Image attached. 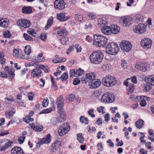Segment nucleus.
Instances as JSON below:
<instances>
[{
  "label": "nucleus",
  "instance_id": "f257e3e1",
  "mask_svg": "<svg viewBox=\"0 0 154 154\" xmlns=\"http://www.w3.org/2000/svg\"><path fill=\"white\" fill-rule=\"evenodd\" d=\"M103 57V53L100 51H98L93 52L90 55V59L92 63L99 64L102 61Z\"/></svg>",
  "mask_w": 154,
  "mask_h": 154
},
{
  "label": "nucleus",
  "instance_id": "f03ea898",
  "mask_svg": "<svg viewBox=\"0 0 154 154\" xmlns=\"http://www.w3.org/2000/svg\"><path fill=\"white\" fill-rule=\"evenodd\" d=\"M107 42L108 39L104 36L97 35H94L93 44L98 47L104 46Z\"/></svg>",
  "mask_w": 154,
  "mask_h": 154
},
{
  "label": "nucleus",
  "instance_id": "7ed1b4c3",
  "mask_svg": "<svg viewBox=\"0 0 154 154\" xmlns=\"http://www.w3.org/2000/svg\"><path fill=\"white\" fill-rule=\"evenodd\" d=\"M116 83V78L110 75L104 77L102 80L103 84L106 87H110L114 85Z\"/></svg>",
  "mask_w": 154,
  "mask_h": 154
},
{
  "label": "nucleus",
  "instance_id": "20e7f679",
  "mask_svg": "<svg viewBox=\"0 0 154 154\" xmlns=\"http://www.w3.org/2000/svg\"><path fill=\"white\" fill-rule=\"evenodd\" d=\"M119 48L118 45L114 42L108 44L106 48V52L111 55L116 54L119 51Z\"/></svg>",
  "mask_w": 154,
  "mask_h": 154
},
{
  "label": "nucleus",
  "instance_id": "39448f33",
  "mask_svg": "<svg viewBox=\"0 0 154 154\" xmlns=\"http://www.w3.org/2000/svg\"><path fill=\"white\" fill-rule=\"evenodd\" d=\"M115 100L114 94L106 92L102 97L101 101L105 103H111L113 102Z\"/></svg>",
  "mask_w": 154,
  "mask_h": 154
},
{
  "label": "nucleus",
  "instance_id": "423d86ee",
  "mask_svg": "<svg viewBox=\"0 0 154 154\" xmlns=\"http://www.w3.org/2000/svg\"><path fill=\"white\" fill-rule=\"evenodd\" d=\"M120 46L121 49L126 52H129L132 47L131 43L126 40L123 41L120 44Z\"/></svg>",
  "mask_w": 154,
  "mask_h": 154
},
{
  "label": "nucleus",
  "instance_id": "0eeeda50",
  "mask_svg": "<svg viewBox=\"0 0 154 154\" xmlns=\"http://www.w3.org/2000/svg\"><path fill=\"white\" fill-rule=\"evenodd\" d=\"M146 26L142 23H140L137 25L134 26V31L135 32L141 34L145 32L146 30Z\"/></svg>",
  "mask_w": 154,
  "mask_h": 154
},
{
  "label": "nucleus",
  "instance_id": "6e6552de",
  "mask_svg": "<svg viewBox=\"0 0 154 154\" xmlns=\"http://www.w3.org/2000/svg\"><path fill=\"white\" fill-rule=\"evenodd\" d=\"M152 42V41L149 38H144L141 40L140 45L143 48L148 49L151 48Z\"/></svg>",
  "mask_w": 154,
  "mask_h": 154
},
{
  "label": "nucleus",
  "instance_id": "1a4fd4ad",
  "mask_svg": "<svg viewBox=\"0 0 154 154\" xmlns=\"http://www.w3.org/2000/svg\"><path fill=\"white\" fill-rule=\"evenodd\" d=\"M132 18L129 16L123 17L120 19V23L123 26H129L131 24Z\"/></svg>",
  "mask_w": 154,
  "mask_h": 154
},
{
  "label": "nucleus",
  "instance_id": "9d476101",
  "mask_svg": "<svg viewBox=\"0 0 154 154\" xmlns=\"http://www.w3.org/2000/svg\"><path fill=\"white\" fill-rule=\"evenodd\" d=\"M17 25L24 28H28L31 25V23L29 21L22 19L17 20Z\"/></svg>",
  "mask_w": 154,
  "mask_h": 154
},
{
  "label": "nucleus",
  "instance_id": "9b49d317",
  "mask_svg": "<svg viewBox=\"0 0 154 154\" xmlns=\"http://www.w3.org/2000/svg\"><path fill=\"white\" fill-rule=\"evenodd\" d=\"M96 75L94 73H90L86 74L85 76H83L82 79V83L85 84L87 82L95 78Z\"/></svg>",
  "mask_w": 154,
  "mask_h": 154
},
{
  "label": "nucleus",
  "instance_id": "f8f14e48",
  "mask_svg": "<svg viewBox=\"0 0 154 154\" xmlns=\"http://www.w3.org/2000/svg\"><path fill=\"white\" fill-rule=\"evenodd\" d=\"M101 84V82L100 80L99 79H96L95 78L91 80L89 83L90 88H94L98 87Z\"/></svg>",
  "mask_w": 154,
  "mask_h": 154
},
{
  "label": "nucleus",
  "instance_id": "ddd939ff",
  "mask_svg": "<svg viewBox=\"0 0 154 154\" xmlns=\"http://www.w3.org/2000/svg\"><path fill=\"white\" fill-rule=\"evenodd\" d=\"M66 3L63 0H57L54 3L55 8L59 10H62L65 8Z\"/></svg>",
  "mask_w": 154,
  "mask_h": 154
},
{
  "label": "nucleus",
  "instance_id": "4468645a",
  "mask_svg": "<svg viewBox=\"0 0 154 154\" xmlns=\"http://www.w3.org/2000/svg\"><path fill=\"white\" fill-rule=\"evenodd\" d=\"M63 97L62 95H60L59 98L57 100L56 104L58 109L60 111L63 109Z\"/></svg>",
  "mask_w": 154,
  "mask_h": 154
},
{
  "label": "nucleus",
  "instance_id": "2eb2a0df",
  "mask_svg": "<svg viewBox=\"0 0 154 154\" xmlns=\"http://www.w3.org/2000/svg\"><path fill=\"white\" fill-rule=\"evenodd\" d=\"M51 135L50 134L48 135L40 141H39L37 143L39 144V145L42 144L43 143L48 144L50 143L51 139H50Z\"/></svg>",
  "mask_w": 154,
  "mask_h": 154
},
{
  "label": "nucleus",
  "instance_id": "dca6fc26",
  "mask_svg": "<svg viewBox=\"0 0 154 154\" xmlns=\"http://www.w3.org/2000/svg\"><path fill=\"white\" fill-rule=\"evenodd\" d=\"M42 73V70L39 68H36L32 70L31 72V76L33 78L39 77L41 76Z\"/></svg>",
  "mask_w": 154,
  "mask_h": 154
},
{
  "label": "nucleus",
  "instance_id": "f3484780",
  "mask_svg": "<svg viewBox=\"0 0 154 154\" xmlns=\"http://www.w3.org/2000/svg\"><path fill=\"white\" fill-rule=\"evenodd\" d=\"M147 64L145 63H140L138 64H136L135 67L138 69L142 71L145 72L147 69Z\"/></svg>",
  "mask_w": 154,
  "mask_h": 154
},
{
  "label": "nucleus",
  "instance_id": "a211bd4d",
  "mask_svg": "<svg viewBox=\"0 0 154 154\" xmlns=\"http://www.w3.org/2000/svg\"><path fill=\"white\" fill-rule=\"evenodd\" d=\"M65 13H61L57 14V17L58 19L61 21H64L67 20L70 18L69 16H65Z\"/></svg>",
  "mask_w": 154,
  "mask_h": 154
},
{
  "label": "nucleus",
  "instance_id": "6ab92c4d",
  "mask_svg": "<svg viewBox=\"0 0 154 154\" xmlns=\"http://www.w3.org/2000/svg\"><path fill=\"white\" fill-rule=\"evenodd\" d=\"M12 154H24V152L22 149L19 147L16 146L11 150Z\"/></svg>",
  "mask_w": 154,
  "mask_h": 154
},
{
  "label": "nucleus",
  "instance_id": "aec40b11",
  "mask_svg": "<svg viewBox=\"0 0 154 154\" xmlns=\"http://www.w3.org/2000/svg\"><path fill=\"white\" fill-rule=\"evenodd\" d=\"M34 112L32 111H31L29 114V115H27L26 117L23 119V121L27 123H29L30 121L32 122L33 121V119L31 118V117L34 114Z\"/></svg>",
  "mask_w": 154,
  "mask_h": 154
},
{
  "label": "nucleus",
  "instance_id": "412c9836",
  "mask_svg": "<svg viewBox=\"0 0 154 154\" xmlns=\"http://www.w3.org/2000/svg\"><path fill=\"white\" fill-rule=\"evenodd\" d=\"M59 128L67 133L70 129V127L69 123H64L60 126Z\"/></svg>",
  "mask_w": 154,
  "mask_h": 154
},
{
  "label": "nucleus",
  "instance_id": "4be33fe9",
  "mask_svg": "<svg viewBox=\"0 0 154 154\" xmlns=\"http://www.w3.org/2000/svg\"><path fill=\"white\" fill-rule=\"evenodd\" d=\"M7 140H8V142H7L4 146H2L1 149H0V152L1 151H5L6 149L12 146V144H13V142L12 141H11L8 139H7Z\"/></svg>",
  "mask_w": 154,
  "mask_h": 154
},
{
  "label": "nucleus",
  "instance_id": "5701e85b",
  "mask_svg": "<svg viewBox=\"0 0 154 154\" xmlns=\"http://www.w3.org/2000/svg\"><path fill=\"white\" fill-rule=\"evenodd\" d=\"M101 31L103 33L106 35H109L112 33L111 28L107 26L103 27Z\"/></svg>",
  "mask_w": 154,
  "mask_h": 154
},
{
  "label": "nucleus",
  "instance_id": "b1692460",
  "mask_svg": "<svg viewBox=\"0 0 154 154\" xmlns=\"http://www.w3.org/2000/svg\"><path fill=\"white\" fill-rule=\"evenodd\" d=\"M111 30L112 33L114 34H116L120 31V28L117 25H112V26Z\"/></svg>",
  "mask_w": 154,
  "mask_h": 154
},
{
  "label": "nucleus",
  "instance_id": "393cba45",
  "mask_svg": "<svg viewBox=\"0 0 154 154\" xmlns=\"http://www.w3.org/2000/svg\"><path fill=\"white\" fill-rule=\"evenodd\" d=\"M142 88L144 91L148 92L152 88V87L151 85L146 83L143 85Z\"/></svg>",
  "mask_w": 154,
  "mask_h": 154
},
{
  "label": "nucleus",
  "instance_id": "a878e982",
  "mask_svg": "<svg viewBox=\"0 0 154 154\" xmlns=\"http://www.w3.org/2000/svg\"><path fill=\"white\" fill-rule=\"evenodd\" d=\"M60 116L58 117H55L56 119L57 123H59L65 121L66 120V117L65 115L61 114V112L60 113Z\"/></svg>",
  "mask_w": 154,
  "mask_h": 154
},
{
  "label": "nucleus",
  "instance_id": "bb28decb",
  "mask_svg": "<svg viewBox=\"0 0 154 154\" xmlns=\"http://www.w3.org/2000/svg\"><path fill=\"white\" fill-rule=\"evenodd\" d=\"M146 83H148L151 85L154 86V77L150 76L146 79Z\"/></svg>",
  "mask_w": 154,
  "mask_h": 154
},
{
  "label": "nucleus",
  "instance_id": "cd10ccee",
  "mask_svg": "<svg viewBox=\"0 0 154 154\" xmlns=\"http://www.w3.org/2000/svg\"><path fill=\"white\" fill-rule=\"evenodd\" d=\"M53 21V17H51L48 19L47 24L45 27V29L47 30L52 25Z\"/></svg>",
  "mask_w": 154,
  "mask_h": 154
},
{
  "label": "nucleus",
  "instance_id": "c85d7f7f",
  "mask_svg": "<svg viewBox=\"0 0 154 154\" xmlns=\"http://www.w3.org/2000/svg\"><path fill=\"white\" fill-rule=\"evenodd\" d=\"M57 34L59 36L66 37V36L67 34V32L65 29H61L57 32Z\"/></svg>",
  "mask_w": 154,
  "mask_h": 154
},
{
  "label": "nucleus",
  "instance_id": "c756f323",
  "mask_svg": "<svg viewBox=\"0 0 154 154\" xmlns=\"http://www.w3.org/2000/svg\"><path fill=\"white\" fill-rule=\"evenodd\" d=\"M31 128L35 131L40 132L42 131L43 129V127L41 125H32Z\"/></svg>",
  "mask_w": 154,
  "mask_h": 154
},
{
  "label": "nucleus",
  "instance_id": "7c9ffc66",
  "mask_svg": "<svg viewBox=\"0 0 154 154\" xmlns=\"http://www.w3.org/2000/svg\"><path fill=\"white\" fill-rule=\"evenodd\" d=\"M22 12L26 14L30 13L32 12V9L31 8L29 7H25L23 8Z\"/></svg>",
  "mask_w": 154,
  "mask_h": 154
},
{
  "label": "nucleus",
  "instance_id": "2f4dec72",
  "mask_svg": "<svg viewBox=\"0 0 154 154\" xmlns=\"http://www.w3.org/2000/svg\"><path fill=\"white\" fill-rule=\"evenodd\" d=\"M144 124V121L141 119H139L136 122V127L139 129H140Z\"/></svg>",
  "mask_w": 154,
  "mask_h": 154
},
{
  "label": "nucleus",
  "instance_id": "473e14b6",
  "mask_svg": "<svg viewBox=\"0 0 154 154\" xmlns=\"http://www.w3.org/2000/svg\"><path fill=\"white\" fill-rule=\"evenodd\" d=\"M4 70L5 71L6 73H8L11 76V77H13L14 76V72L10 69L8 66H6L5 67Z\"/></svg>",
  "mask_w": 154,
  "mask_h": 154
},
{
  "label": "nucleus",
  "instance_id": "72a5a7b5",
  "mask_svg": "<svg viewBox=\"0 0 154 154\" xmlns=\"http://www.w3.org/2000/svg\"><path fill=\"white\" fill-rule=\"evenodd\" d=\"M8 24L7 21L3 19L0 20V26L6 28L8 26Z\"/></svg>",
  "mask_w": 154,
  "mask_h": 154
},
{
  "label": "nucleus",
  "instance_id": "f704fd0d",
  "mask_svg": "<svg viewBox=\"0 0 154 154\" xmlns=\"http://www.w3.org/2000/svg\"><path fill=\"white\" fill-rule=\"evenodd\" d=\"M24 51L27 55H29L31 52V46L29 45H27L25 46L24 49Z\"/></svg>",
  "mask_w": 154,
  "mask_h": 154
},
{
  "label": "nucleus",
  "instance_id": "c9c22d12",
  "mask_svg": "<svg viewBox=\"0 0 154 154\" xmlns=\"http://www.w3.org/2000/svg\"><path fill=\"white\" fill-rule=\"evenodd\" d=\"M15 112L13 111H6L5 112V115L7 118L10 119L13 116V115L15 113Z\"/></svg>",
  "mask_w": 154,
  "mask_h": 154
},
{
  "label": "nucleus",
  "instance_id": "e433bc0d",
  "mask_svg": "<svg viewBox=\"0 0 154 154\" xmlns=\"http://www.w3.org/2000/svg\"><path fill=\"white\" fill-rule=\"evenodd\" d=\"M61 43L62 44L66 45L68 43V38L67 37H64L60 40Z\"/></svg>",
  "mask_w": 154,
  "mask_h": 154
},
{
  "label": "nucleus",
  "instance_id": "4c0bfd02",
  "mask_svg": "<svg viewBox=\"0 0 154 154\" xmlns=\"http://www.w3.org/2000/svg\"><path fill=\"white\" fill-rule=\"evenodd\" d=\"M147 98L149 99L148 97H146L143 96V99L140 101V105L141 106H144L146 105V103L145 100H148V99H147Z\"/></svg>",
  "mask_w": 154,
  "mask_h": 154
},
{
  "label": "nucleus",
  "instance_id": "58836bf2",
  "mask_svg": "<svg viewBox=\"0 0 154 154\" xmlns=\"http://www.w3.org/2000/svg\"><path fill=\"white\" fill-rule=\"evenodd\" d=\"M27 32L29 34L31 35L33 37L35 36L36 34L35 31L31 28L27 30Z\"/></svg>",
  "mask_w": 154,
  "mask_h": 154
},
{
  "label": "nucleus",
  "instance_id": "ea45409f",
  "mask_svg": "<svg viewBox=\"0 0 154 154\" xmlns=\"http://www.w3.org/2000/svg\"><path fill=\"white\" fill-rule=\"evenodd\" d=\"M80 121L82 123H84L85 124H88V120L82 116L80 117Z\"/></svg>",
  "mask_w": 154,
  "mask_h": 154
},
{
  "label": "nucleus",
  "instance_id": "a19ab883",
  "mask_svg": "<svg viewBox=\"0 0 154 154\" xmlns=\"http://www.w3.org/2000/svg\"><path fill=\"white\" fill-rule=\"evenodd\" d=\"M84 70L81 69L80 68L78 69H75L76 76L78 77L82 75L83 73Z\"/></svg>",
  "mask_w": 154,
  "mask_h": 154
},
{
  "label": "nucleus",
  "instance_id": "79ce46f5",
  "mask_svg": "<svg viewBox=\"0 0 154 154\" xmlns=\"http://www.w3.org/2000/svg\"><path fill=\"white\" fill-rule=\"evenodd\" d=\"M77 139L81 143L84 142V138L82 136V134L80 133L77 134Z\"/></svg>",
  "mask_w": 154,
  "mask_h": 154
},
{
  "label": "nucleus",
  "instance_id": "37998d69",
  "mask_svg": "<svg viewBox=\"0 0 154 154\" xmlns=\"http://www.w3.org/2000/svg\"><path fill=\"white\" fill-rule=\"evenodd\" d=\"M23 36L25 40L28 41H30L32 40V38L26 33H24Z\"/></svg>",
  "mask_w": 154,
  "mask_h": 154
},
{
  "label": "nucleus",
  "instance_id": "c03bdc74",
  "mask_svg": "<svg viewBox=\"0 0 154 154\" xmlns=\"http://www.w3.org/2000/svg\"><path fill=\"white\" fill-rule=\"evenodd\" d=\"M75 96L73 94H70L69 95L68 97L67 98V99H68V103H71L73 101L75 100Z\"/></svg>",
  "mask_w": 154,
  "mask_h": 154
},
{
  "label": "nucleus",
  "instance_id": "a18cd8bd",
  "mask_svg": "<svg viewBox=\"0 0 154 154\" xmlns=\"http://www.w3.org/2000/svg\"><path fill=\"white\" fill-rule=\"evenodd\" d=\"M28 98L29 100H32L33 99V97L35 94L32 91H30L28 94Z\"/></svg>",
  "mask_w": 154,
  "mask_h": 154
},
{
  "label": "nucleus",
  "instance_id": "49530a36",
  "mask_svg": "<svg viewBox=\"0 0 154 154\" xmlns=\"http://www.w3.org/2000/svg\"><path fill=\"white\" fill-rule=\"evenodd\" d=\"M69 73L70 74V77L73 78V76H76L75 69H71L70 70Z\"/></svg>",
  "mask_w": 154,
  "mask_h": 154
},
{
  "label": "nucleus",
  "instance_id": "de8ad7c7",
  "mask_svg": "<svg viewBox=\"0 0 154 154\" xmlns=\"http://www.w3.org/2000/svg\"><path fill=\"white\" fill-rule=\"evenodd\" d=\"M98 24L100 25L101 26L103 27V26H104L106 24V23L105 21H104L102 19H99L98 20Z\"/></svg>",
  "mask_w": 154,
  "mask_h": 154
},
{
  "label": "nucleus",
  "instance_id": "09e8293b",
  "mask_svg": "<svg viewBox=\"0 0 154 154\" xmlns=\"http://www.w3.org/2000/svg\"><path fill=\"white\" fill-rule=\"evenodd\" d=\"M52 109L51 108H48L41 111L39 113L40 114L43 113H47L51 112L52 111Z\"/></svg>",
  "mask_w": 154,
  "mask_h": 154
},
{
  "label": "nucleus",
  "instance_id": "8fccbe9b",
  "mask_svg": "<svg viewBox=\"0 0 154 154\" xmlns=\"http://www.w3.org/2000/svg\"><path fill=\"white\" fill-rule=\"evenodd\" d=\"M136 20L137 22H139L140 21H142L143 19V17L142 15H137L136 16Z\"/></svg>",
  "mask_w": 154,
  "mask_h": 154
},
{
  "label": "nucleus",
  "instance_id": "3c124183",
  "mask_svg": "<svg viewBox=\"0 0 154 154\" xmlns=\"http://www.w3.org/2000/svg\"><path fill=\"white\" fill-rule=\"evenodd\" d=\"M68 78V75L66 73H63L60 77V79L63 81L66 80Z\"/></svg>",
  "mask_w": 154,
  "mask_h": 154
},
{
  "label": "nucleus",
  "instance_id": "603ef678",
  "mask_svg": "<svg viewBox=\"0 0 154 154\" xmlns=\"http://www.w3.org/2000/svg\"><path fill=\"white\" fill-rule=\"evenodd\" d=\"M75 20L78 21H82L83 20V17L82 16L75 14Z\"/></svg>",
  "mask_w": 154,
  "mask_h": 154
},
{
  "label": "nucleus",
  "instance_id": "864d4df0",
  "mask_svg": "<svg viewBox=\"0 0 154 154\" xmlns=\"http://www.w3.org/2000/svg\"><path fill=\"white\" fill-rule=\"evenodd\" d=\"M58 133L60 136H63L65 135L67 133L64 131L62 129L59 128L58 130Z\"/></svg>",
  "mask_w": 154,
  "mask_h": 154
},
{
  "label": "nucleus",
  "instance_id": "5fc2aeb1",
  "mask_svg": "<svg viewBox=\"0 0 154 154\" xmlns=\"http://www.w3.org/2000/svg\"><path fill=\"white\" fill-rule=\"evenodd\" d=\"M59 57L58 55H56L55 56L56 58L58 59L59 63L65 62L66 60V59L64 57Z\"/></svg>",
  "mask_w": 154,
  "mask_h": 154
},
{
  "label": "nucleus",
  "instance_id": "6e6d98bb",
  "mask_svg": "<svg viewBox=\"0 0 154 154\" xmlns=\"http://www.w3.org/2000/svg\"><path fill=\"white\" fill-rule=\"evenodd\" d=\"M4 36L5 38H9L11 36L10 31H5L3 33Z\"/></svg>",
  "mask_w": 154,
  "mask_h": 154
},
{
  "label": "nucleus",
  "instance_id": "4d7b16f0",
  "mask_svg": "<svg viewBox=\"0 0 154 154\" xmlns=\"http://www.w3.org/2000/svg\"><path fill=\"white\" fill-rule=\"evenodd\" d=\"M18 52L19 51L18 50L16 49H14L13 51V55L16 57L19 58Z\"/></svg>",
  "mask_w": 154,
  "mask_h": 154
},
{
  "label": "nucleus",
  "instance_id": "13d9d810",
  "mask_svg": "<svg viewBox=\"0 0 154 154\" xmlns=\"http://www.w3.org/2000/svg\"><path fill=\"white\" fill-rule=\"evenodd\" d=\"M121 66L122 67L126 68L127 67V62L124 60H121Z\"/></svg>",
  "mask_w": 154,
  "mask_h": 154
},
{
  "label": "nucleus",
  "instance_id": "bf43d9fd",
  "mask_svg": "<svg viewBox=\"0 0 154 154\" xmlns=\"http://www.w3.org/2000/svg\"><path fill=\"white\" fill-rule=\"evenodd\" d=\"M48 99H44L42 101V106L44 107H46L48 105Z\"/></svg>",
  "mask_w": 154,
  "mask_h": 154
},
{
  "label": "nucleus",
  "instance_id": "052dcab7",
  "mask_svg": "<svg viewBox=\"0 0 154 154\" xmlns=\"http://www.w3.org/2000/svg\"><path fill=\"white\" fill-rule=\"evenodd\" d=\"M25 139V136H22L18 139V141L19 143L20 144H22L23 143Z\"/></svg>",
  "mask_w": 154,
  "mask_h": 154
},
{
  "label": "nucleus",
  "instance_id": "680f3d73",
  "mask_svg": "<svg viewBox=\"0 0 154 154\" xmlns=\"http://www.w3.org/2000/svg\"><path fill=\"white\" fill-rule=\"evenodd\" d=\"M93 112L94 110L93 109H91L88 112V115H90L92 117H94L95 116V115L92 113Z\"/></svg>",
  "mask_w": 154,
  "mask_h": 154
},
{
  "label": "nucleus",
  "instance_id": "e2e57ef3",
  "mask_svg": "<svg viewBox=\"0 0 154 154\" xmlns=\"http://www.w3.org/2000/svg\"><path fill=\"white\" fill-rule=\"evenodd\" d=\"M7 74L6 72L3 71H0V76L3 78H7Z\"/></svg>",
  "mask_w": 154,
  "mask_h": 154
},
{
  "label": "nucleus",
  "instance_id": "0e129e2a",
  "mask_svg": "<svg viewBox=\"0 0 154 154\" xmlns=\"http://www.w3.org/2000/svg\"><path fill=\"white\" fill-rule=\"evenodd\" d=\"M88 16L92 19H94L96 17V16L92 13H89L88 14Z\"/></svg>",
  "mask_w": 154,
  "mask_h": 154
},
{
  "label": "nucleus",
  "instance_id": "69168bd1",
  "mask_svg": "<svg viewBox=\"0 0 154 154\" xmlns=\"http://www.w3.org/2000/svg\"><path fill=\"white\" fill-rule=\"evenodd\" d=\"M51 123L53 125H56L57 123L56 122V119L55 118H53L51 120Z\"/></svg>",
  "mask_w": 154,
  "mask_h": 154
},
{
  "label": "nucleus",
  "instance_id": "338daca9",
  "mask_svg": "<svg viewBox=\"0 0 154 154\" xmlns=\"http://www.w3.org/2000/svg\"><path fill=\"white\" fill-rule=\"evenodd\" d=\"M43 55V54L42 53H40L38 55V58L40 61H43L45 60L43 58L41 59V58L42 57Z\"/></svg>",
  "mask_w": 154,
  "mask_h": 154
},
{
  "label": "nucleus",
  "instance_id": "774afa93",
  "mask_svg": "<svg viewBox=\"0 0 154 154\" xmlns=\"http://www.w3.org/2000/svg\"><path fill=\"white\" fill-rule=\"evenodd\" d=\"M139 152L141 153V154H147V151H144V149H140Z\"/></svg>",
  "mask_w": 154,
  "mask_h": 154
}]
</instances>
